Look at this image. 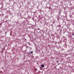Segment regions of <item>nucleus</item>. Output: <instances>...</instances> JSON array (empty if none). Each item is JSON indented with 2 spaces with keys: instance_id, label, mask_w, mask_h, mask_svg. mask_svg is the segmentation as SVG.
Instances as JSON below:
<instances>
[{
  "instance_id": "obj_1",
  "label": "nucleus",
  "mask_w": 74,
  "mask_h": 74,
  "mask_svg": "<svg viewBox=\"0 0 74 74\" xmlns=\"http://www.w3.org/2000/svg\"><path fill=\"white\" fill-rule=\"evenodd\" d=\"M41 66L42 67H44V65H41Z\"/></svg>"
},
{
  "instance_id": "obj_2",
  "label": "nucleus",
  "mask_w": 74,
  "mask_h": 74,
  "mask_svg": "<svg viewBox=\"0 0 74 74\" xmlns=\"http://www.w3.org/2000/svg\"><path fill=\"white\" fill-rule=\"evenodd\" d=\"M30 53H33V51H30L29 52Z\"/></svg>"
},
{
  "instance_id": "obj_3",
  "label": "nucleus",
  "mask_w": 74,
  "mask_h": 74,
  "mask_svg": "<svg viewBox=\"0 0 74 74\" xmlns=\"http://www.w3.org/2000/svg\"><path fill=\"white\" fill-rule=\"evenodd\" d=\"M38 30H40V28H38Z\"/></svg>"
},
{
  "instance_id": "obj_4",
  "label": "nucleus",
  "mask_w": 74,
  "mask_h": 74,
  "mask_svg": "<svg viewBox=\"0 0 74 74\" xmlns=\"http://www.w3.org/2000/svg\"><path fill=\"white\" fill-rule=\"evenodd\" d=\"M57 63H59V61H57Z\"/></svg>"
},
{
  "instance_id": "obj_5",
  "label": "nucleus",
  "mask_w": 74,
  "mask_h": 74,
  "mask_svg": "<svg viewBox=\"0 0 74 74\" xmlns=\"http://www.w3.org/2000/svg\"><path fill=\"white\" fill-rule=\"evenodd\" d=\"M72 35H73V36H74V34H72Z\"/></svg>"
},
{
  "instance_id": "obj_6",
  "label": "nucleus",
  "mask_w": 74,
  "mask_h": 74,
  "mask_svg": "<svg viewBox=\"0 0 74 74\" xmlns=\"http://www.w3.org/2000/svg\"><path fill=\"white\" fill-rule=\"evenodd\" d=\"M5 34H7V32H5Z\"/></svg>"
},
{
  "instance_id": "obj_7",
  "label": "nucleus",
  "mask_w": 74,
  "mask_h": 74,
  "mask_svg": "<svg viewBox=\"0 0 74 74\" xmlns=\"http://www.w3.org/2000/svg\"><path fill=\"white\" fill-rule=\"evenodd\" d=\"M60 62H62V61H60Z\"/></svg>"
}]
</instances>
